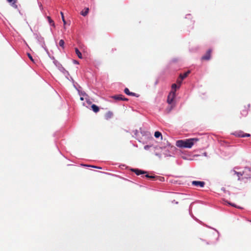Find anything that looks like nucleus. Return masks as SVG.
<instances>
[{
    "instance_id": "obj_12",
    "label": "nucleus",
    "mask_w": 251,
    "mask_h": 251,
    "mask_svg": "<svg viewBox=\"0 0 251 251\" xmlns=\"http://www.w3.org/2000/svg\"><path fill=\"white\" fill-rule=\"evenodd\" d=\"M89 8H85L81 12V14L83 16H86L89 12Z\"/></svg>"
},
{
    "instance_id": "obj_3",
    "label": "nucleus",
    "mask_w": 251,
    "mask_h": 251,
    "mask_svg": "<svg viewBox=\"0 0 251 251\" xmlns=\"http://www.w3.org/2000/svg\"><path fill=\"white\" fill-rule=\"evenodd\" d=\"M212 52L211 49H209L206 53L201 57V60H209L211 58V54Z\"/></svg>"
},
{
    "instance_id": "obj_30",
    "label": "nucleus",
    "mask_w": 251,
    "mask_h": 251,
    "mask_svg": "<svg viewBox=\"0 0 251 251\" xmlns=\"http://www.w3.org/2000/svg\"><path fill=\"white\" fill-rule=\"evenodd\" d=\"M172 108V106H171V108L169 109L168 112H169L171 110Z\"/></svg>"
},
{
    "instance_id": "obj_10",
    "label": "nucleus",
    "mask_w": 251,
    "mask_h": 251,
    "mask_svg": "<svg viewBox=\"0 0 251 251\" xmlns=\"http://www.w3.org/2000/svg\"><path fill=\"white\" fill-rule=\"evenodd\" d=\"M112 116H113V113L110 111H108V112H107L105 114V116H104L106 120H108V119H110L111 118H112Z\"/></svg>"
},
{
    "instance_id": "obj_32",
    "label": "nucleus",
    "mask_w": 251,
    "mask_h": 251,
    "mask_svg": "<svg viewBox=\"0 0 251 251\" xmlns=\"http://www.w3.org/2000/svg\"><path fill=\"white\" fill-rule=\"evenodd\" d=\"M192 23H192V24H193V25H194V21H192Z\"/></svg>"
},
{
    "instance_id": "obj_7",
    "label": "nucleus",
    "mask_w": 251,
    "mask_h": 251,
    "mask_svg": "<svg viewBox=\"0 0 251 251\" xmlns=\"http://www.w3.org/2000/svg\"><path fill=\"white\" fill-rule=\"evenodd\" d=\"M124 92L127 95L131 96H135L136 95V94L134 93L130 92L129 90V89L127 88H126L124 90Z\"/></svg>"
},
{
    "instance_id": "obj_18",
    "label": "nucleus",
    "mask_w": 251,
    "mask_h": 251,
    "mask_svg": "<svg viewBox=\"0 0 251 251\" xmlns=\"http://www.w3.org/2000/svg\"><path fill=\"white\" fill-rule=\"evenodd\" d=\"M182 80L181 78H178L176 80L177 85H178L177 88L179 89L181 84Z\"/></svg>"
},
{
    "instance_id": "obj_5",
    "label": "nucleus",
    "mask_w": 251,
    "mask_h": 251,
    "mask_svg": "<svg viewBox=\"0 0 251 251\" xmlns=\"http://www.w3.org/2000/svg\"><path fill=\"white\" fill-rule=\"evenodd\" d=\"M132 171L134 172L137 175H140L141 174H146V172H145L144 171H142L141 170H139L138 169H134L131 170Z\"/></svg>"
},
{
    "instance_id": "obj_31",
    "label": "nucleus",
    "mask_w": 251,
    "mask_h": 251,
    "mask_svg": "<svg viewBox=\"0 0 251 251\" xmlns=\"http://www.w3.org/2000/svg\"><path fill=\"white\" fill-rule=\"evenodd\" d=\"M74 62H75V63H76V64H78V62H77V61H76V60H75V61H74Z\"/></svg>"
},
{
    "instance_id": "obj_28",
    "label": "nucleus",
    "mask_w": 251,
    "mask_h": 251,
    "mask_svg": "<svg viewBox=\"0 0 251 251\" xmlns=\"http://www.w3.org/2000/svg\"><path fill=\"white\" fill-rule=\"evenodd\" d=\"M122 100L127 101V100H128V99L124 98V97L123 96V100Z\"/></svg>"
},
{
    "instance_id": "obj_25",
    "label": "nucleus",
    "mask_w": 251,
    "mask_h": 251,
    "mask_svg": "<svg viewBox=\"0 0 251 251\" xmlns=\"http://www.w3.org/2000/svg\"><path fill=\"white\" fill-rule=\"evenodd\" d=\"M85 99L86 100L87 102L88 103V104H90L91 103V102L89 100L87 99V98H85Z\"/></svg>"
},
{
    "instance_id": "obj_13",
    "label": "nucleus",
    "mask_w": 251,
    "mask_h": 251,
    "mask_svg": "<svg viewBox=\"0 0 251 251\" xmlns=\"http://www.w3.org/2000/svg\"><path fill=\"white\" fill-rule=\"evenodd\" d=\"M75 52L79 58H80V59L82 58V56L81 53L79 51V50H78V49L77 48H75Z\"/></svg>"
},
{
    "instance_id": "obj_14",
    "label": "nucleus",
    "mask_w": 251,
    "mask_h": 251,
    "mask_svg": "<svg viewBox=\"0 0 251 251\" xmlns=\"http://www.w3.org/2000/svg\"><path fill=\"white\" fill-rule=\"evenodd\" d=\"M154 136L156 138H158L160 137H161V138H162V134L159 131H155L154 133Z\"/></svg>"
},
{
    "instance_id": "obj_2",
    "label": "nucleus",
    "mask_w": 251,
    "mask_h": 251,
    "mask_svg": "<svg viewBox=\"0 0 251 251\" xmlns=\"http://www.w3.org/2000/svg\"><path fill=\"white\" fill-rule=\"evenodd\" d=\"M175 97L176 93H175V91H171L168 96L167 102L170 104H171L173 102Z\"/></svg>"
},
{
    "instance_id": "obj_9",
    "label": "nucleus",
    "mask_w": 251,
    "mask_h": 251,
    "mask_svg": "<svg viewBox=\"0 0 251 251\" xmlns=\"http://www.w3.org/2000/svg\"><path fill=\"white\" fill-rule=\"evenodd\" d=\"M190 72L189 71H188L183 74H180L179 78H181V80H183V79H184L188 76V75L190 74Z\"/></svg>"
},
{
    "instance_id": "obj_8",
    "label": "nucleus",
    "mask_w": 251,
    "mask_h": 251,
    "mask_svg": "<svg viewBox=\"0 0 251 251\" xmlns=\"http://www.w3.org/2000/svg\"><path fill=\"white\" fill-rule=\"evenodd\" d=\"M112 98L117 100H122L123 96L122 95H115L112 96Z\"/></svg>"
},
{
    "instance_id": "obj_17",
    "label": "nucleus",
    "mask_w": 251,
    "mask_h": 251,
    "mask_svg": "<svg viewBox=\"0 0 251 251\" xmlns=\"http://www.w3.org/2000/svg\"><path fill=\"white\" fill-rule=\"evenodd\" d=\"M248 113V110L246 108H244L241 111V114L243 116H246L247 115Z\"/></svg>"
},
{
    "instance_id": "obj_22",
    "label": "nucleus",
    "mask_w": 251,
    "mask_h": 251,
    "mask_svg": "<svg viewBox=\"0 0 251 251\" xmlns=\"http://www.w3.org/2000/svg\"><path fill=\"white\" fill-rule=\"evenodd\" d=\"M27 56H28V58L30 59V60L31 61H32L33 63H35L34 60L33 59V58H32L31 55L30 53H27Z\"/></svg>"
},
{
    "instance_id": "obj_29",
    "label": "nucleus",
    "mask_w": 251,
    "mask_h": 251,
    "mask_svg": "<svg viewBox=\"0 0 251 251\" xmlns=\"http://www.w3.org/2000/svg\"><path fill=\"white\" fill-rule=\"evenodd\" d=\"M191 15H187V17H186V18H188V19H190L191 18Z\"/></svg>"
},
{
    "instance_id": "obj_26",
    "label": "nucleus",
    "mask_w": 251,
    "mask_h": 251,
    "mask_svg": "<svg viewBox=\"0 0 251 251\" xmlns=\"http://www.w3.org/2000/svg\"><path fill=\"white\" fill-rule=\"evenodd\" d=\"M90 166L91 167H93V168H98V169H101V168L100 167H97V166Z\"/></svg>"
},
{
    "instance_id": "obj_11",
    "label": "nucleus",
    "mask_w": 251,
    "mask_h": 251,
    "mask_svg": "<svg viewBox=\"0 0 251 251\" xmlns=\"http://www.w3.org/2000/svg\"><path fill=\"white\" fill-rule=\"evenodd\" d=\"M91 107H92V109L93 111L94 112L97 113V112L99 111L100 108L96 104H92V106H91Z\"/></svg>"
},
{
    "instance_id": "obj_21",
    "label": "nucleus",
    "mask_w": 251,
    "mask_h": 251,
    "mask_svg": "<svg viewBox=\"0 0 251 251\" xmlns=\"http://www.w3.org/2000/svg\"><path fill=\"white\" fill-rule=\"evenodd\" d=\"M60 14L61 15V17H62V19L64 25H65L66 24V21L65 20L63 13L62 12H61Z\"/></svg>"
},
{
    "instance_id": "obj_20",
    "label": "nucleus",
    "mask_w": 251,
    "mask_h": 251,
    "mask_svg": "<svg viewBox=\"0 0 251 251\" xmlns=\"http://www.w3.org/2000/svg\"><path fill=\"white\" fill-rule=\"evenodd\" d=\"M64 41L63 40H60L59 42V45L60 47H61L62 48H64Z\"/></svg>"
},
{
    "instance_id": "obj_4",
    "label": "nucleus",
    "mask_w": 251,
    "mask_h": 251,
    "mask_svg": "<svg viewBox=\"0 0 251 251\" xmlns=\"http://www.w3.org/2000/svg\"><path fill=\"white\" fill-rule=\"evenodd\" d=\"M192 184L195 186L203 187L205 185V182L201 181H193Z\"/></svg>"
},
{
    "instance_id": "obj_24",
    "label": "nucleus",
    "mask_w": 251,
    "mask_h": 251,
    "mask_svg": "<svg viewBox=\"0 0 251 251\" xmlns=\"http://www.w3.org/2000/svg\"><path fill=\"white\" fill-rule=\"evenodd\" d=\"M82 96H83V97H80V100H84V99H85V98H84V97H85V96L87 97V95H86L85 94H84L82 95Z\"/></svg>"
},
{
    "instance_id": "obj_16",
    "label": "nucleus",
    "mask_w": 251,
    "mask_h": 251,
    "mask_svg": "<svg viewBox=\"0 0 251 251\" xmlns=\"http://www.w3.org/2000/svg\"><path fill=\"white\" fill-rule=\"evenodd\" d=\"M178 85L174 83L172 85V91H175L176 92V89L177 88Z\"/></svg>"
},
{
    "instance_id": "obj_23",
    "label": "nucleus",
    "mask_w": 251,
    "mask_h": 251,
    "mask_svg": "<svg viewBox=\"0 0 251 251\" xmlns=\"http://www.w3.org/2000/svg\"><path fill=\"white\" fill-rule=\"evenodd\" d=\"M145 176L147 178H154V176H150L149 175H146Z\"/></svg>"
},
{
    "instance_id": "obj_15",
    "label": "nucleus",
    "mask_w": 251,
    "mask_h": 251,
    "mask_svg": "<svg viewBox=\"0 0 251 251\" xmlns=\"http://www.w3.org/2000/svg\"><path fill=\"white\" fill-rule=\"evenodd\" d=\"M47 19L50 24H51L53 26H55L54 23L53 21L51 19V18L50 16L47 17Z\"/></svg>"
},
{
    "instance_id": "obj_19",
    "label": "nucleus",
    "mask_w": 251,
    "mask_h": 251,
    "mask_svg": "<svg viewBox=\"0 0 251 251\" xmlns=\"http://www.w3.org/2000/svg\"><path fill=\"white\" fill-rule=\"evenodd\" d=\"M238 136L241 137H250L251 135L249 133H245L242 134H238Z\"/></svg>"
},
{
    "instance_id": "obj_6",
    "label": "nucleus",
    "mask_w": 251,
    "mask_h": 251,
    "mask_svg": "<svg viewBox=\"0 0 251 251\" xmlns=\"http://www.w3.org/2000/svg\"><path fill=\"white\" fill-rule=\"evenodd\" d=\"M9 3H11V6L15 9L18 8V5L16 4L17 0H6Z\"/></svg>"
},
{
    "instance_id": "obj_27",
    "label": "nucleus",
    "mask_w": 251,
    "mask_h": 251,
    "mask_svg": "<svg viewBox=\"0 0 251 251\" xmlns=\"http://www.w3.org/2000/svg\"><path fill=\"white\" fill-rule=\"evenodd\" d=\"M228 204L233 206V207H236V205L234 204H233V203H231L230 202H228Z\"/></svg>"
},
{
    "instance_id": "obj_1",
    "label": "nucleus",
    "mask_w": 251,
    "mask_h": 251,
    "mask_svg": "<svg viewBox=\"0 0 251 251\" xmlns=\"http://www.w3.org/2000/svg\"><path fill=\"white\" fill-rule=\"evenodd\" d=\"M198 141L199 139L196 138L180 140L176 141V146L181 148H191Z\"/></svg>"
}]
</instances>
